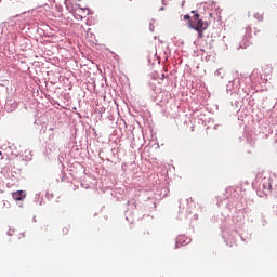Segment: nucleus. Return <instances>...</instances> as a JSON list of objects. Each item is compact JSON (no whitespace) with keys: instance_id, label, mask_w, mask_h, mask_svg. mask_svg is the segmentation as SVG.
Returning a JSON list of instances; mask_svg holds the SVG:
<instances>
[{"instance_id":"f03ea898","label":"nucleus","mask_w":277,"mask_h":277,"mask_svg":"<svg viewBox=\"0 0 277 277\" xmlns=\"http://www.w3.org/2000/svg\"><path fill=\"white\" fill-rule=\"evenodd\" d=\"M263 192L264 196L272 194V177H263L260 183V190Z\"/></svg>"},{"instance_id":"9d476101","label":"nucleus","mask_w":277,"mask_h":277,"mask_svg":"<svg viewBox=\"0 0 277 277\" xmlns=\"http://www.w3.org/2000/svg\"><path fill=\"white\" fill-rule=\"evenodd\" d=\"M12 233H13V230H12V229H10L9 235H12Z\"/></svg>"},{"instance_id":"423d86ee","label":"nucleus","mask_w":277,"mask_h":277,"mask_svg":"<svg viewBox=\"0 0 277 277\" xmlns=\"http://www.w3.org/2000/svg\"><path fill=\"white\" fill-rule=\"evenodd\" d=\"M254 18H256V21H260V22L263 21V13H259V12L255 13Z\"/></svg>"},{"instance_id":"6e6552de","label":"nucleus","mask_w":277,"mask_h":277,"mask_svg":"<svg viewBox=\"0 0 277 277\" xmlns=\"http://www.w3.org/2000/svg\"><path fill=\"white\" fill-rule=\"evenodd\" d=\"M161 81H163L166 79V75L162 74L161 77H160Z\"/></svg>"},{"instance_id":"39448f33","label":"nucleus","mask_w":277,"mask_h":277,"mask_svg":"<svg viewBox=\"0 0 277 277\" xmlns=\"http://www.w3.org/2000/svg\"><path fill=\"white\" fill-rule=\"evenodd\" d=\"M14 200H23L25 198V192L23 190H17L12 194Z\"/></svg>"},{"instance_id":"7ed1b4c3","label":"nucleus","mask_w":277,"mask_h":277,"mask_svg":"<svg viewBox=\"0 0 277 277\" xmlns=\"http://www.w3.org/2000/svg\"><path fill=\"white\" fill-rule=\"evenodd\" d=\"M90 15V10L77 8L74 11V16L76 21H83V18H87Z\"/></svg>"},{"instance_id":"1a4fd4ad","label":"nucleus","mask_w":277,"mask_h":277,"mask_svg":"<svg viewBox=\"0 0 277 277\" xmlns=\"http://www.w3.org/2000/svg\"><path fill=\"white\" fill-rule=\"evenodd\" d=\"M181 239H182V238H180V240H181ZM180 243H181V241H177V242H176V248H179Z\"/></svg>"},{"instance_id":"20e7f679","label":"nucleus","mask_w":277,"mask_h":277,"mask_svg":"<svg viewBox=\"0 0 277 277\" xmlns=\"http://www.w3.org/2000/svg\"><path fill=\"white\" fill-rule=\"evenodd\" d=\"M26 237L27 235L25 234V232H17L14 239L16 243H25Z\"/></svg>"},{"instance_id":"f257e3e1","label":"nucleus","mask_w":277,"mask_h":277,"mask_svg":"<svg viewBox=\"0 0 277 277\" xmlns=\"http://www.w3.org/2000/svg\"><path fill=\"white\" fill-rule=\"evenodd\" d=\"M188 27L190 29H194V31H197V38H199V40H202V38H205V31L209 29V22L200 19V14L195 13L193 15V19L188 22Z\"/></svg>"},{"instance_id":"0eeeda50","label":"nucleus","mask_w":277,"mask_h":277,"mask_svg":"<svg viewBox=\"0 0 277 277\" xmlns=\"http://www.w3.org/2000/svg\"><path fill=\"white\" fill-rule=\"evenodd\" d=\"M184 21H188V23H189V21H192V16L185 15V16H184Z\"/></svg>"}]
</instances>
